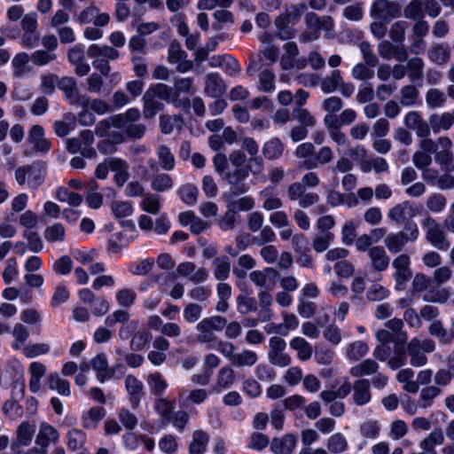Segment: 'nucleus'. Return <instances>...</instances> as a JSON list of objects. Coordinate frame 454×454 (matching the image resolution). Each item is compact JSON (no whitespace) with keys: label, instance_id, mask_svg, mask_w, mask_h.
<instances>
[{"label":"nucleus","instance_id":"nucleus-1","mask_svg":"<svg viewBox=\"0 0 454 454\" xmlns=\"http://www.w3.org/2000/svg\"><path fill=\"white\" fill-rule=\"evenodd\" d=\"M306 30L300 35V41L304 43L317 40L321 30L330 32L334 27V22L331 16H318L313 12H307L304 18Z\"/></svg>","mask_w":454,"mask_h":454},{"label":"nucleus","instance_id":"nucleus-56","mask_svg":"<svg viewBox=\"0 0 454 454\" xmlns=\"http://www.w3.org/2000/svg\"><path fill=\"white\" fill-rule=\"evenodd\" d=\"M174 181L172 177L166 173H157L152 177L151 188L157 192H163L172 189Z\"/></svg>","mask_w":454,"mask_h":454},{"label":"nucleus","instance_id":"nucleus-31","mask_svg":"<svg viewBox=\"0 0 454 454\" xmlns=\"http://www.w3.org/2000/svg\"><path fill=\"white\" fill-rule=\"evenodd\" d=\"M158 99L172 104L175 107L180 106L181 101L173 95L172 88L165 83H156L147 90Z\"/></svg>","mask_w":454,"mask_h":454},{"label":"nucleus","instance_id":"nucleus-60","mask_svg":"<svg viewBox=\"0 0 454 454\" xmlns=\"http://www.w3.org/2000/svg\"><path fill=\"white\" fill-rule=\"evenodd\" d=\"M133 237L127 238L124 232H117L111 236L107 240V250L112 254L121 251L123 247H128Z\"/></svg>","mask_w":454,"mask_h":454},{"label":"nucleus","instance_id":"nucleus-62","mask_svg":"<svg viewBox=\"0 0 454 454\" xmlns=\"http://www.w3.org/2000/svg\"><path fill=\"white\" fill-rule=\"evenodd\" d=\"M359 432L363 437L375 440L380 436V424L376 419H367L360 424Z\"/></svg>","mask_w":454,"mask_h":454},{"label":"nucleus","instance_id":"nucleus-11","mask_svg":"<svg viewBox=\"0 0 454 454\" xmlns=\"http://www.w3.org/2000/svg\"><path fill=\"white\" fill-rule=\"evenodd\" d=\"M286 194L290 201H298L299 206L303 208L309 207L319 201V195L312 192H307L304 184L301 182L289 184Z\"/></svg>","mask_w":454,"mask_h":454},{"label":"nucleus","instance_id":"nucleus-35","mask_svg":"<svg viewBox=\"0 0 454 454\" xmlns=\"http://www.w3.org/2000/svg\"><path fill=\"white\" fill-rule=\"evenodd\" d=\"M87 54L90 58H100L106 61L115 60L120 57L119 51L108 45L91 44L89 46Z\"/></svg>","mask_w":454,"mask_h":454},{"label":"nucleus","instance_id":"nucleus-63","mask_svg":"<svg viewBox=\"0 0 454 454\" xmlns=\"http://www.w3.org/2000/svg\"><path fill=\"white\" fill-rule=\"evenodd\" d=\"M56 199L60 202H67L71 207H78L82 202V197L79 193L70 192L66 187H59L56 190Z\"/></svg>","mask_w":454,"mask_h":454},{"label":"nucleus","instance_id":"nucleus-17","mask_svg":"<svg viewBox=\"0 0 454 454\" xmlns=\"http://www.w3.org/2000/svg\"><path fill=\"white\" fill-rule=\"evenodd\" d=\"M416 215V209L413 203L409 200L402 201L387 212V218L398 224L411 220Z\"/></svg>","mask_w":454,"mask_h":454},{"label":"nucleus","instance_id":"nucleus-4","mask_svg":"<svg viewBox=\"0 0 454 454\" xmlns=\"http://www.w3.org/2000/svg\"><path fill=\"white\" fill-rule=\"evenodd\" d=\"M435 349V343L431 339L412 338L407 344V354L410 356V364L413 367H422L427 364V353Z\"/></svg>","mask_w":454,"mask_h":454},{"label":"nucleus","instance_id":"nucleus-19","mask_svg":"<svg viewBox=\"0 0 454 454\" xmlns=\"http://www.w3.org/2000/svg\"><path fill=\"white\" fill-rule=\"evenodd\" d=\"M352 400L357 406L368 404L372 397L371 382L367 379H358L352 385Z\"/></svg>","mask_w":454,"mask_h":454},{"label":"nucleus","instance_id":"nucleus-33","mask_svg":"<svg viewBox=\"0 0 454 454\" xmlns=\"http://www.w3.org/2000/svg\"><path fill=\"white\" fill-rule=\"evenodd\" d=\"M143 115L145 119L153 118L156 114L164 109V104L146 90L143 96Z\"/></svg>","mask_w":454,"mask_h":454},{"label":"nucleus","instance_id":"nucleus-27","mask_svg":"<svg viewBox=\"0 0 454 454\" xmlns=\"http://www.w3.org/2000/svg\"><path fill=\"white\" fill-rule=\"evenodd\" d=\"M296 444V437L288 434L281 438H274L270 442V450L274 454H292Z\"/></svg>","mask_w":454,"mask_h":454},{"label":"nucleus","instance_id":"nucleus-16","mask_svg":"<svg viewBox=\"0 0 454 454\" xmlns=\"http://www.w3.org/2000/svg\"><path fill=\"white\" fill-rule=\"evenodd\" d=\"M194 79L192 77H182L177 78L174 81V84L171 87L173 95L181 101L180 106H176V108L187 109L191 106V101L188 97H181V94H193L194 92Z\"/></svg>","mask_w":454,"mask_h":454},{"label":"nucleus","instance_id":"nucleus-45","mask_svg":"<svg viewBox=\"0 0 454 454\" xmlns=\"http://www.w3.org/2000/svg\"><path fill=\"white\" fill-rule=\"evenodd\" d=\"M47 384L49 388L56 390L60 395L69 396L70 383L68 380L60 378L58 372H51L47 377Z\"/></svg>","mask_w":454,"mask_h":454},{"label":"nucleus","instance_id":"nucleus-3","mask_svg":"<svg viewBox=\"0 0 454 454\" xmlns=\"http://www.w3.org/2000/svg\"><path fill=\"white\" fill-rule=\"evenodd\" d=\"M426 240L440 251H447L450 242L442 225L432 216L425 217L421 222Z\"/></svg>","mask_w":454,"mask_h":454},{"label":"nucleus","instance_id":"nucleus-2","mask_svg":"<svg viewBox=\"0 0 454 454\" xmlns=\"http://www.w3.org/2000/svg\"><path fill=\"white\" fill-rule=\"evenodd\" d=\"M307 10L304 3L290 5L285 9L275 20V26L278 28L277 36L281 40H286L294 36V32L289 25H295L300 21L301 14Z\"/></svg>","mask_w":454,"mask_h":454},{"label":"nucleus","instance_id":"nucleus-23","mask_svg":"<svg viewBox=\"0 0 454 454\" xmlns=\"http://www.w3.org/2000/svg\"><path fill=\"white\" fill-rule=\"evenodd\" d=\"M125 388L129 396L131 407L133 409H137L139 406L141 398L144 395L143 382L134 375H127L125 378Z\"/></svg>","mask_w":454,"mask_h":454},{"label":"nucleus","instance_id":"nucleus-32","mask_svg":"<svg viewBox=\"0 0 454 454\" xmlns=\"http://www.w3.org/2000/svg\"><path fill=\"white\" fill-rule=\"evenodd\" d=\"M208 396L207 391L203 388H195L184 395V390L178 391V403L180 406H188L189 404H200L204 403Z\"/></svg>","mask_w":454,"mask_h":454},{"label":"nucleus","instance_id":"nucleus-53","mask_svg":"<svg viewBox=\"0 0 454 454\" xmlns=\"http://www.w3.org/2000/svg\"><path fill=\"white\" fill-rule=\"evenodd\" d=\"M387 330L391 331L395 335V347L403 346L408 339L406 332H403V322L400 318H392L385 323Z\"/></svg>","mask_w":454,"mask_h":454},{"label":"nucleus","instance_id":"nucleus-15","mask_svg":"<svg viewBox=\"0 0 454 454\" xmlns=\"http://www.w3.org/2000/svg\"><path fill=\"white\" fill-rule=\"evenodd\" d=\"M176 272L179 276L187 278L189 281L195 285L204 283L208 278V271L206 268H197L192 262H184L176 267Z\"/></svg>","mask_w":454,"mask_h":454},{"label":"nucleus","instance_id":"nucleus-58","mask_svg":"<svg viewBox=\"0 0 454 454\" xmlns=\"http://www.w3.org/2000/svg\"><path fill=\"white\" fill-rule=\"evenodd\" d=\"M255 260L250 254H242L238 259V265L233 267L232 272L238 278H245L247 270L255 267Z\"/></svg>","mask_w":454,"mask_h":454},{"label":"nucleus","instance_id":"nucleus-26","mask_svg":"<svg viewBox=\"0 0 454 454\" xmlns=\"http://www.w3.org/2000/svg\"><path fill=\"white\" fill-rule=\"evenodd\" d=\"M35 426L28 421H22L16 429V441L12 444V450L19 446H28L35 435Z\"/></svg>","mask_w":454,"mask_h":454},{"label":"nucleus","instance_id":"nucleus-25","mask_svg":"<svg viewBox=\"0 0 454 454\" xmlns=\"http://www.w3.org/2000/svg\"><path fill=\"white\" fill-rule=\"evenodd\" d=\"M27 141L37 153H46L51 149V143L44 137V130L41 125H34L31 128Z\"/></svg>","mask_w":454,"mask_h":454},{"label":"nucleus","instance_id":"nucleus-29","mask_svg":"<svg viewBox=\"0 0 454 454\" xmlns=\"http://www.w3.org/2000/svg\"><path fill=\"white\" fill-rule=\"evenodd\" d=\"M428 59L436 65H444L450 59V47L447 43H433L427 51Z\"/></svg>","mask_w":454,"mask_h":454},{"label":"nucleus","instance_id":"nucleus-18","mask_svg":"<svg viewBox=\"0 0 454 454\" xmlns=\"http://www.w3.org/2000/svg\"><path fill=\"white\" fill-rule=\"evenodd\" d=\"M403 123L407 129L416 132L417 137L430 136V123L426 121L421 114L418 111H410L403 119Z\"/></svg>","mask_w":454,"mask_h":454},{"label":"nucleus","instance_id":"nucleus-54","mask_svg":"<svg viewBox=\"0 0 454 454\" xmlns=\"http://www.w3.org/2000/svg\"><path fill=\"white\" fill-rule=\"evenodd\" d=\"M182 124L183 118L179 114H163L160 116V131L165 135L170 134L174 129H180Z\"/></svg>","mask_w":454,"mask_h":454},{"label":"nucleus","instance_id":"nucleus-57","mask_svg":"<svg viewBox=\"0 0 454 454\" xmlns=\"http://www.w3.org/2000/svg\"><path fill=\"white\" fill-rule=\"evenodd\" d=\"M277 275V271L273 268H266L263 270H254L249 274L250 280L260 287H269L273 285V281H270L269 275Z\"/></svg>","mask_w":454,"mask_h":454},{"label":"nucleus","instance_id":"nucleus-38","mask_svg":"<svg viewBox=\"0 0 454 454\" xmlns=\"http://www.w3.org/2000/svg\"><path fill=\"white\" fill-rule=\"evenodd\" d=\"M110 166L111 170L114 172L116 184L121 187L129 177L128 163L119 158H110Z\"/></svg>","mask_w":454,"mask_h":454},{"label":"nucleus","instance_id":"nucleus-8","mask_svg":"<svg viewBox=\"0 0 454 454\" xmlns=\"http://www.w3.org/2000/svg\"><path fill=\"white\" fill-rule=\"evenodd\" d=\"M401 5L391 0H375L371 5L370 15L375 20L390 22L401 16Z\"/></svg>","mask_w":454,"mask_h":454},{"label":"nucleus","instance_id":"nucleus-20","mask_svg":"<svg viewBox=\"0 0 454 454\" xmlns=\"http://www.w3.org/2000/svg\"><path fill=\"white\" fill-rule=\"evenodd\" d=\"M242 194L222 195V200L226 204L229 211L236 213L237 211L252 210L255 205L254 200L251 196L239 197Z\"/></svg>","mask_w":454,"mask_h":454},{"label":"nucleus","instance_id":"nucleus-9","mask_svg":"<svg viewBox=\"0 0 454 454\" xmlns=\"http://www.w3.org/2000/svg\"><path fill=\"white\" fill-rule=\"evenodd\" d=\"M391 354V348L388 345H378L373 350V356L375 359L385 362L387 361L388 367L395 371L406 364V354L403 348H398L395 351L393 356Z\"/></svg>","mask_w":454,"mask_h":454},{"label":"nucleus","instance_id":"nucleus-47","mask_svg":"<svg viewBox=\"0 0 454 454\" xmlns=\"http://www.w3.org/2000/svg\"><path fill=\"white\" fill-rule=\"evenodd\" d=\"M284 152V145L278 137H272L264 143L262 154L268 160H277L280 158Z\"/></svg>","mask_w":454,"mask_h":454},{"label":"nucleus","instance_id":"nucleus-51","mask_svg":"<svg viewBox=\"0 0 454 454\" xmlns=\"http://www.w3.org/2000/svg\"><path fill=\"white\" fill-rule=\"evenodd\" d=\"M442 393L437 386H427L419 391V406L427 409L433 405L434 399Z\"/></svg>","mask_w":454,"mask_h":454},{"label":"nucleus","instance_id":"nucleus-22","mask_svg":"<svg viewBox=\"0 0 454 454\" xmlns=\"http://www.w3.org/2000/svg\"><path fill=\"white\" fill-rule=\"evenodd\" d=\"M371 267L379 272L385 271L390 263V257L381 246H374L370 248L367 254Z\"/></svg>","mask_w":454,"mask_h":454},{"label":"nucleus","instance_id":"nucleus-44","mask_svg":"<svg viewBox=\"0 0 454 454\" xmlns=\"http://www.w3.org/2000/svg\"><path fill=\"white\" fill-rule=\"evenodd\" d=\"M209 442V435L203 430H195L189 446L190 454H204Z\"/></svg>","mask_w":454,"mask_h":454},{"label":"nucleus","instance_id":"nucleus-13","mask_svg":"<svg viewBox=\"0 0 454 454\" xmlns=\"http://www.w3.org/2000/svg\"><path fill=\"white\" fill-rule=\"evenodd\" d=\"M90 365L96 372V378L100 383L112 379L114 376L116 369L121 367V363H116L114 367H110L106 354L99 353L90 360Z\"/></svg>","mask_w":454,"mask_h":454},{"label":"nucleus","instance_id":"nucleus-64","mask_svg":"<svg viewBox=\"0 0 454 454\" xmlns=\"http://www.w3.org/2000/svg\"><path fill=\"white\" fill-rule=\"evenodd\" d=\"M408 22L405 20H397L394 22L388 31V35L395 43L404 44L405 33L408 28Z\"/></svg>","mask_w":454,"mask_h":454},{"label":"nucleus","instance_id":"nucleus-61","mask_svg":"<svg viewBox=\"0 0 454 454\" xmlns=\"http://www.w3.org/2000/svg\"><path fill=\"white\" fill-rule=\"evenodd\" d=\"M43 236L50 243L63 242L66 239V230L61 223H56L45 228Z\"/></svg>","mask_w":454,"mask_h":454},{"label":"nucleus","instance_id":"nucleus-14","mask_svg":"<svg viewBox=\"0 0 454 454\" xmlns=\"http://www.w3.org/2000/svg\"><path fill=\"white\" fill-rule=\"evenodd\" d=\"M379 55L383 59L389 60L395 59L399 62H404L408 59V51L404 44L395 43L393 41L381 40L377 47Z\"/></svg>","mask_w":454,"mask_h":454},{"label":"nucleus","instance_id":"nucleus-55","mask_svg":"<svg viewBox=\"0 0 454 454\" xmlns=\"http://www.w3.org/2000/svg\"><path fill=\"white\" fill-rule=\"evenodd\" d=\"M258 356L254 351L243 349L239 353H236L231 363L235 367H251L256 364Z\"/></svg>","mask_w":454,"mask_h":454},{"label":"nucleus","instance_id":"nucleus-52","mask_svg":"<svg viewBox=\"0 0 454 454\" xmlns=\"http://www.w3.org/2000/svg\"><path fill=\"white\" fill-rule=\"evenodd\" d=\"M177 195L184 203L193 206L197 203L199 190L195 184H184L178 188Z\"/></svg>","mask_w":454,"mask_h":454},{"label":"nucleus","instance_id":"nucleus-12","mask_svg":"<svg viewBox=\"0 0 454 454\" xmlns=\"http://www.w3.org/2000/svg\"><path fill=\"white\" fill-rule=\"evenodd\" d=\"M392 265L395 269V273L393 275L395 281V288L397 291H403L406 287V283L412 276L410 268V256L406 254H399L393 260Z\"/></svg>","mask_w":454,"mask_h":454},{"label":"nucleus","instance_id":"nucleus-24","mask_svg":"<svg viewBox=\"0 0 454 454\" xmlns=\"http://www.w3.org/2000/svg\"><path fill=\"white\" fill-rule=\"evenodd\" d=\"M226 91V84L217 73H209L205 77L204 92L211 98H219Z\"/></svg>","mask_w":454,"mask_h":454},{"label":"nucleus","instance_id":"nucleus-41","mask_svg":"<svg viewBox=\"0 0 454 454\" xmlns=\"http://www.w3.org/2000/svg\"><path fill=\"white\" fill-rule=\"evenodd\" d=\"M410 240L406 238L403 231L389 233L385 240V246L391 254H397L403 250Z\"/></svg>","mask_w":454,"mask_h":454},{"label":"nucleus","instance_id":"nucleus-36","mask_svg":"<svg viewBox=\"0 0 454 454\" xmlns=\"http://www.w3.org/2000/svg\"><path fill=\"white\" fill-rule=\"evenodd\" d=\"M28 372L30 374L29 390L32 393H37L41 388V379L46 373V366L40 362H33L29 365Z\"/></svg>","mask_w":454,"mask_h":454},{"label":"nucleus","instance_id":"nucleus-6","mask_svg":"<svg viewBox=\"0 0 454 454\" xmlns=\"http://www.w3.org/2000/svg\"><path fill=\"white\" fill-rule=\"evenodd\" d=\"M250 168H233L227 170L223 179L228 184L229 190L223 192L222 195L229 194H245L250 186L246 183L247 178L249 176Z\"/></svg>","mask_w":454,"mask_h":454},{"label":"nucleus","instance_id":"nucleus-21","mask_svg":"<svg viewBox=\"0 0 454 454\" xmlns=\"http://www.w3.org/2000/svg\"><path fill=\"white\" fill-rule=\"evenodd\" d=\"M430 131L434 134L449 130L454 124V109L451 112L434 113L429 116Z\"/></svg>","mask_w":454,"mask_h":454},{"label":"nucleus","instance_id":"nucleus-30","mask_svg":"<svg viewBox=\"0 0 454 454\" xmlns=\"http://www.w3.org/2000/svg\"><path fill=\"white\" fill-rule=\"evenodd\" d=\"M146 382L149 387L150 393L156 397L164 395L168 387L167 380L159 372L149 373L146 378Z\"/></svg>","mask_w":454,"mask_h":454},{"label":"nucleus","instance_id":"nucleus-42","mask_svg":"<svg viewBox=\"0 0 454 454\" xmlns=\"http://www.w3.org/2000/svg\"><path fill=\"white\" fill-rule=\"evenodd\" d=\"M415 372L411 368L401 369L396 376V380L403 384V389L411 394L418 393V384L413 380Z\"/></svg>","mask_w":454,"mask_h":454},{"label":"nucleus","instance_id":"nucleus-43","mask_svg":"<svg viewBox=\"0 0 454 454\" xmlns=\"http://www.w3.org/2000/svg\"><path fill=\"white\" fill-rule=\"evenodd\" d=\"M425 100L429 109H440L445 106L447 95L437 88H431L426 92Z\"/></svg>","mask_w":454,"mask_h":454},{"label":"nucleus","instance_id":"nucleus-7","mask_svg":"<svg viewBox=\"0 0 454 454\" xmlns=\"http://www.w3.org/2000/svg\"><path fill=\"white\" fill-rule=\"evenodd\" d=\"M60 434L58 429L48 422H41L35 435V446L33 449L35 454H47L51 444L59 442Z\"/></svg>","mask_w":454,"mask_h":454},{"label":"nucleus","instance_id":"nucleus-39","mask_svg":"<svg viewBox=\"0 0 454 454\" xmlns=\"http://www.w3.org/2000/svg\"><path fill=\"white\" fill-rule=\"evenodd\" d=\"M290 348L296 351L297 357L301 361H308L313 354V348L304 338L294 337L290 340Z\"/></svg>","mask_w":454,"mask_h":454},{"label":"nucleus","instance_id":"nucleus-59","mask_svg":"<svg viewBox=\"0 0 454 454\" xmlns=\"http://www.w3.org/2000/svg\"><path fill=\"white\" fill-rule=\"evenodd\" d=\"M154 411L165 420H170L174 411V401L158 397L153 403Z\"/></svg>","mask_w":454,"mask_h":454},{"label":"nucleus","instance_id":"nucleus-50","mask_svg":"<svg viewBox=\"0 0 454 454\" xmlns=\"http://www.w3.org/2000/svg\"><path fill=\"white\" fill-rule=\"evenodd\" d=\"M156 154L163 170L171 171L174 169L176 166L175 155L167 145H159L156 149Z\"/></svg>","mask_w":454,"mask_h":454},{"label":"nucleus","instance_id":"nucleus-48","mask_svg":"<svg viewBox=\"0 0 454 454\" xmlns=\"http://www.w3.org/2000/svg\"><path fill=\"white\" fill-rule=\"evenodd\" d=\"M327 450L332 454H341L348 449L347 438L341 433H335L326 441Z\"/></svg>","mask_w":454,"mask_h":454},{"label":"nucleus","instance_id":"nucleus-34","mask_svg":"<svg viewBox=\"0 0 454 454\" xmlns=\"http://www.w3.org/2000/svg\"><path fill=\"white\" fill-rule=\"evenodd\" d=\"M379 364L372 358H367L361 363L352 366L349 370L350 375L356 378L374 375L379 372Z\"/></svg>","mask_w":454,"mask_h":454},{"label":"nucleus","instance_id":"nucleus-5","mask_svg":"<svg viewBox=\"0 0 454 454\" xmlns=\"http://www.w3.org/2000/svg\"><path fill=\"white\" fill-rule=\"evenodd\" d=\"M45 168L39 162L22 166L15 171V179L20 185L27 182L28 186L36 190L44 181Z\"/></svg>","mask_w":454,"mask_h":454},{"label":"nucleus","instance_id":"nucleus-37","mask_svg":"<svg viewBox=\"0 0 454 454\" xmlns=\"http://www.w3.org/2000/svg\"><path fill=\"white\" fill-rule=\"evenodd\" d=\"M67 445L71 451H78L84 448L87 441V435L83 430L79 428H71L66 434Z\"/></svg>","mask_w":454,"mask_h":454},{"label":"nucleus","instance_id":"nucleus-46","mask_svg":"<svg viewBox=\"0 0 454 454\" xmlns=\"http://www.w3.org/2000/svg\"><path fill=\"white\" fill-rule=\"evenodd\" d=\"M29 60L30 57L26 52H20L13 57L12 66L14 77L23 78L29 73L30 68L27 67Z\"/></svg>","mask_w":454,"mask_h":454},{"label":"nucleus","instance_id":"nucleus-10","mask_svg":"<svg viewBox=\"0 0 454 454\" xmlns=\"http://www.w3.org/2000/svg\"><path fill=\"white\" fill-rule=\"evenodd\" d=\"M286 343L278 336H273L269 340V362L275 366L286 367L291 362V356L286 353Z\"/></svg>","mask_w":454,"mask_h":454},{"label":"nucleus","instance_id":"nucleus-49","mask_svg":"<svg viewBox=\"0 0 454 454\" xmlns=\"http://www.w3.org/2000/svg\"><path fill=\"white\" fill-rule=\"evenodd\" d=\"M235 382V372L230 366L222 367L216 375V391L230 388Z\"/></svg>","mask_w":454,"mask_h":454},{"label":"nucleus","instance_id":"nucleus-28","mask_svg":"<svg viewBox=\"0 0 454 454\" xmlns=\"http://www.w3.org/2000/svg\"><path fill=\"white\" fill-rule=\"evenodd\" d=\"M106 411L100 406H93L82 415V425L83 428L94 430L98 423L105 418Z\"/></svg>","mask_w":454,"mask_h":454},{"label":"nucleus","instance_id":"nucleus-40","mask_svg":"<svg viewBox=\"0 0 454 454\" xmlns=\"http://www.w3.org/2000/svg\"><path fill=\"white\" fill-rule=\"evenodd\" d=\"M214 278L218 281L228 279L231 272V262L226 255L217 256L212 262Z\"/></svg>","mask_w":454,"mask_h":454}]
</instances>
